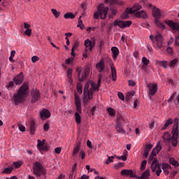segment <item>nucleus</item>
Instances as JSON below:
<instances>
[{
  "instance_id": "obj_1",
  "label": "nucleus",
  "mask_w": 179,
  "mask_h": 179,
  "mask_svg": "<svg viewBox=\"0 0 179 179\" xmlns=\"http://www.w3.org/2000/svg\"><path fill=\"white\" fill-rule=\"evenodd\" d=\"M141 8L142 6H141L139 3H135L133 7H131L130 8H126L123 14L122 15V19H128V17H129V15H132V13H135V16L136 17H142V19H146V17H148V15L144 10H141Z\"/></svg>"
},
{
  "instance_id": "obj_2",
  "label": "nucleus",
  "mask_w": 179,
  "mask_h": 179,
  "mask_svg": "<svg viewBox=\"0 0 179 179\" xmlns=\"http://www.w3.org/2000/svg\"><path fill=\"white\" fill-rule=\"evenodd\" d=\"M29 89V85L28 83H24L21 87H20L17 94H14L13 100L15 104L17 106L20 103H23L28 94Z\"/></svg>"
},
{
  "instance_id": "obj_3",
  "label": "nucleus",
  "mask_w": 179,
  "mask_h": 179,
  "mask_svg": "<svg viewBox=\"0 0 179 179\" xmlns=\"http://www.w3.org/2000/svg\"><path fill=\"white\" fill-rule=\"evenodd\" d=\"M109 7H105L103 3H101L99 4L97 7V11H95L94 14V19H102V20H105L108 15Z\"/></svg>"
},
{
  "instance_id": "obj_4",
  "label": "nucleus",
  "mask_w": 179,
  "mask_h": 179,
  "mask_svg": "<svg viewBox=\"0 0 179 179\" xmlns=\"http://www.w3.org/2000/svg\"><path fill=\"white\" fill-rule=\"evenodd\" d=\"M33 171L34 174L36 176L37 178L46 175V170L40 162H35L33 164Z\"/></svg>"
},
{
  "instance_id": "obj_5",
  "label": "nucleus",
  "mask_w": 179,
  "mask_h": 179,
  "mask_svg": "<svg viewBox=\"0 0 179 179\" xmlns=\"http://www.w3.org/2000/svg\"><path fill=\"white\" fill-rule=\"evenodd\" d=\"M165 23L167 24L170 29L172 30L173 33L179 34V24L178 22H174L173 20H165ZM176 44L179 46V35H178L176 38Z\"/></svg>"
},
{
  "instance_id": "obj_6",
  "label": "nucleus",
  "mask_w": 179,
  "mask_h": 179,
  "mask_svg": "<svg viewBox=\"0 0 179 179\" xmlns=\"http://www.w3.org/2000/svg\"><path fill=\"white\" fill-rule=\"evenodd\" d=\"M153 17H155V24L159 29L162 30H165L166 27L163 22H161L160 17L162 16L161 11L159 8H154L152 11Z\"/></svg>"
},
{
  "instance_id": "obj_7",
  "label": "nucleus",
  "mask_w": 179,
  "mask_h": 179,
  "mask_svg": "<svg viewBox=\"0 0 179 179\" xmlns=\"http://www.w3.org/2000/svg\"><path fill=\"white\" fill-rule=\"evenodd\" d=\"M150 39L152 42V45L155 48L161 49L163 47V36L162 34H157L155 36L154 35H150Z\"/></svg>"
},
{
  "instance_id": "obj_8",
  "label": "nucleus",
  "mask_w": 179,
  "mask_h": 179,
  "mask_svg": "<svg viewBox=\"0 0 179 179\" xmlns=\"http://www.w3.org/2000/svg\"><path fill=\"white\" fill-rule=\"evenodd\" d=\"M84 44L85 47V54H83V56L84 58H87L88 51L92 52V50H94V47L96 46V41L95 39H94V41H91V39H85Z\"/></svg>"
},
{
  "instance_id": "obj_9",
  "label": "nucleus",
  "mask_w": 179,
  "mask_h": 179,
  "mask_svg": "<svg viewBox=\"0 0 179 179\" xmlns=\"http://www.w3.org/2000/svg\"><path fill=\"white\" fill-rule=\"evenodd\" d=\"M131 24L132 21H131V20L124 21V20H120V18H117L113 22L115 27H117H117H120V29H127V27H131Z\"/></svg>"
},
{
  "instance_id": "obj_10",
  "label": "nucleus",
  "mask_w": 179,
  "mask_h": 179,
  "mask_svg": "<svg viewBox=\"0 0 179 179\" xmlns=\"http://www.w3.org/2000/svg\"><path fill=\"white\" fill-rule=\"evenodd\" d=\"M124 118L122 115L117 117L115 129L119 134H125L126 131L122 128V124H124Z\"/></svg>"
},
{
  "instance_id": "obj_11",
  "label": "nucleus",
  "mask_w": 179,
  "mask_h": 179,
  "mask_svg": "<svg viewBox=\"0 0 179 179\" xmlns=\"http://www.w3.org/2000/svg\"><path fill=\"white\" fill-rule=\"evenodd\" d=\"M31 103H34L39 101L41 99V92L37 89H34L31 92Z\"/></svg>"
},
{
  "instance_id": "obj_12",
  "label": "nucleus",
  "mask_w": 179,
  "mask_h": 179,
  "mask_svg": "<svg viewBox=\"0 0 179 179\" xmlns=\"http://www.w3.org/2000/svg\"><path fill=\"white\" fill-rule=\"evenodd\" d=\"M94 89L92 86V82H87L85 84L83 94L84 96H89V97H93Z\"/></svg>"
},
{
  "instance_id": "obj_13",
  "label": "nucleus",
  "mask_w": 179,
  "mask_h": 179,
  "mask_svg": "<svg viewBox=\"0 0 179 179\" xmlns=\"http://www.w3.org/2000/svg\"><path fill=\"white\" fill-rule=\"evenodd\" d=\"M162 146L161 145V142L159 141L157 144L155 149H153L152 153L150 155L149 160L150 162H153V160H155V156H157V155H158L159 153V152H160V150H162Z\"/></svg>"
},
{
  "instance_id": "obj_14",
  "label": "nucleus",
  "mask_w": 179,
  "mask_h": 179,
  "mask_svg": "<svg viewBox=\"0 0 179 179\" xmlns=\"http://www.w3.org/2000/svg\"><path fill=\"white\" fill-rule=\"evenodd\" d=\"M76 72L78 73V78L80 82H83V80L87 78L88 75H90V69H85L82 75L80 68H77Z\"/></svg>"
},
{
  "instance_id": "obj_15",
  "label": "nucleus",
  "mask_w": 179,
  "mask_h": 179,
  "mask_svg": "<svg viewBox=\"0 0 179 179\" xmlns=\"http://www.w3.org/2000/svg\"><path fill=\"white\" fill-rule=\"evenodd\" d=\"M178 128H179V118H175L173 128L171 130V134L173 136H175L177 138V140L179 136Z\"/></svg>"
},
{
  "instance_id": "obj_16",
  "label": "nucleus",
  "mask_w": 179,
  "mask_h": 179,
  "mask_svg": "<svg viewBox=\"0 0 179 179\" xmlns=\"http://www.w3.org/2000/svg\"><path fill=\"white\" fill-rule=\"evenodd\" d=\"M147 87L149 90L148 93L150 96H155L159 89L157 83H149V85H147Z\"/></svg>"
},
{
  "instance_id": "obj_17",
  "label": "nucleus",
  "mask_w": 179,
  "mask_h": 179,
  "mask_svg": "<svg viewBox=\"0 0 179 179\" xmlns=\"http://www.w3.org/2000/svg\"><path fill=\"white\" fill-rule=\"evenodd\" d=\"M103 75L101 73H100L99 75V80H98L97 85H96V83H94V82L91 83V86L93 89V92H96V90H99L100 86L101 85V82L103 80Z\"/></svg>"
},
{
  "instance_id": "obj_18",
  "label": "nucleus",
  "mask_w": 179,
  "mask_h": 179,
  "mask_svg": "<svg viewBox=\"0 0 179 179\" xmlns=\"http://www.w3.org/2000/svg\"><path fill=\"white\" fill-rule=\"evenodd\" d=\"M74 96H75V104L76 106V110L78 111V113H82L81 100H80L78 94H77V93H75Z\"/></svg>"
},
{
  "instance_id": "obj_19",
  "label": "nucleus",
  "mask_w": 179,
  "mask_h": 179,
  "mask_svg": "<svg viewBox=\"0 0 179 179\" xmlns=\"http://www.w3.org/2000/svg\"><path fill=\"white\" fill-rule=\"evenodd\" d=\"M41 119L42 120H45L48 118H50L51 117V113L49 111V110H47L46 108H43L40 113Z\"/></svg>"
},
{
  "instance_id": "obj_20",
  "label": "nucleus",
  "mask_w": 179,
  "mask_h": 179,
  "mask_svg": "<svg viewBox=\"0 0 179 179\" xmlns=\"http://www.w3.org/2000/svg\"><path fill=\"white\" fill-rule=\"evenodd\" d=\"M105 66H106V64H105L104 59H101V61H99V62L96 64V69L99 72L101 73V72H103Z\"/></svg>"
},
{
  "instance_id": "obj_21",
  "label": "nucleus",
  "mask_w": 179,
  "mask_h": 179,
  "mask_svg": "<svg viewBox=\"0 0 179 179\" xmlns=\"http://www.w3.org/2000/svg\"><path fill=\"white\" fill-rule=\"evenodd\" d=\"M24 76L23 73H20V75H17L14 78L13 81L15 85H21L23 82Z\"/></svg>"
},
{
  "instance_id": "obj_22",
  "label": "nucleus",
  "mask_w": 179,
  "mask_h": 179,
  "mask_svg": "<svg viewBox=\"0 0 179 179\" xmlns=\"http://www.w3.org/2000/svg\"><path fill=\"white\" fill-rule=\"evenodd\" d=\"M110 70H111V77L113 82H115L117 80V71L114 66L113 64H110Z\"/></svg>"
},
{
  "instance_id": "obj_23",
  "label": "nucleus",
  "mask_w": 179,
  "mask_h": 179,
  "mask_svg": "<svg viewBox=\"0 0 179 179\" xmlns=\"http://www.w3.org/2000/svg\"><path fill=\"white\" fill-rule=\"evenodd\" d=\"M38 125L35 121L32 120L30 122V131L32 135H34L36 132V128Z\"/></svg>"
},
{
  "instance_id": "obj_24",
  "label": "nucleus",
  "mask_w": 179,
  "mask_h": 179,
  "mask_svg": "<svg viewBox=\"0 0 179 179\" xmlns=\"http://www.w3.org/2000/svg\"><path fill=\"white\" fill-rule=\"evenodd\" d=\"M111 52L113 53V59H117L118 55H120V51L117 47H112Z\"/></svg>"
},
{
  "instance_id": "obj_25",
  "label": "nucleus",
  "mask_w": 179,
  "mask_h": 179,
  "mask_svg": "<svg viewBox=\"0 0 179 179\" xmlns=\"http://www.w3.org/2000/svg\"><path fill=\"white\" fill-rule=\"evenodd\" d=\"M159 166V162L157 159H154L151 164V169L153 173L157 170V167Z\"/></svg>"
},
{
  "instance_id": "obj_26",
  "label": "nucleus",
  "mask_w": 179,
  "mask_h": 179,
  "mask_svg": "<svg viewBox=\"0 0 179 179\" xmlns=\"http://www.w3.org/2000/svg\"><path fill=\"white\" fill-rule=\"evenodd\" d=\"M122 176H130V177H135L133 170H122Z\"/></svg>"
},
{
  "instance_id": "obj_27",
  "label": "nucleus",
  "mask_w": 179,
  "mask_h": 179,
  "mask_svg": "<svg viewBox=\"0 0 179 179\" xmlns=\"http://www.w3.org/2000/svg\"><path fill=\"white\" fill-rule=\"evenodd\" d=\"M171 169V166L168 163H163L162 164V169L165 174H169V170Z\"/></svg>"
},
{
  "instance_id": "obj_28",
  "label": "nucleus",
  "mask_w": 179,
  "mask_h": 179,
  "mask_svg": "<svg viewBox=\"0 0 179 179\" xmlns=\"http://www.w3.org/2000/svg\"><path fill=\"white\" fill-rule=\"evenodd\" d=\"M150 176V171L149 169L145 170L144 173H143L141 177H138V179H148Z\"/></svg>"
},
{
  "instance_id": "obj_29",
  "label": "nucleus",
  "mask_w": 179,
  "mask_h": 179,
  "mask_svg": "<svg viewBox=\"0 0 179 179\" xmlns=\"http://www.w3.org/2000/svg\"><path fill=\"white\" fill-rule=\"evenodd\" d=\"M64 17V19H75L76 14H73L71 11H68V13H65Z\"/></svg>"
},
{
  "instance_id": "obj_30",
  "label": "nucleus",
  "mask_w": 179,
  "mask_h": 179,
  "mask_svg": "<svg viewBox=\"0 0 179 179\" xmlns=\"http://www.w3.org/2000/svg\"><path fill=\"white\" fill-rule=\"evenodd\" d=\"M51 12L54 15L55 19H58L61 15V11H58L57 8H51Z\"/></svg>"
},
{
  "instance_id": "obj_31",
  "label": "nucleus",
  "mask_w": 179,
  "mask_h": 179,
  "mask_svg": "<svg viewBox=\"0 0 179 179\" xmlns=\"http://www.w3.org/2000/svg\"><path fill=\"white\" fill-rule=\"evenodd\" d=\"M75 120L78 124H80L82 122L81 116L80 115V113L78 111L75 113Z\"/></svg>"
},
{
  "instance_id": "obj_32",
  "label": "nucleus",
  "mask_w": 179,
  "mask_h": 179,
  "mask_svg": "<svg viewBox=\"0 0 179 179\" xmlns=\"http://www.w3.org/2000/svg\"><path fill=\"white\" fill-rule=\"evenodd\" d=\"M173 122V121L172 118H169V120H167L166 122L164 124V127H162V131H164V129H166V128L169 127V125H171Z\"/></svg>"
},
{
  "instance_id": "obj_33",
  "label": "nucleus",
  "mask_w": 179,
  "mask_h": 179,
  "mask_svg": "<svg viewBox=\"0 0 179 179\" xmlns=\"http://www.w3.org/2000/svg\"><path fill=\"white\" fill-rule=\"evenodd\" d=\"M80 145L81 143H78L76 146H75L73 150V156L76 157L77 156V153L79 152V150L80 149Z\"/></svg>"
},
{
  "instance_id": "obj_34",
  "label": "nucleus",
  "mask_w": 179,
  "mask_h": 179,
  "mask_svg": "<svg viewBox=\"0 0 179 179\" xmlns=\"http://www.w3.org/2000/svg\"><path fill=\"white\" fill-rule=\"evenodd\" d=\"M93 97H90V96H84L83 97V103L85 106H87L89 104L90 100H92Z\"/></svg>"
},
{
  "instance_id": "obj_35",
  "label": "nucleus",
  "mask_w": 179,
  "mask_h": 179,
  "mask_svg": "<svg viewBox=\"0 0 179 179\" xmlns=\"http://www.w3.org/2000/svg\"><path fill=\"white\" fill-rule=\"evenodd\" d=\"M171 144L173 145V146H174V148H176L178 145V138L176 136H173V135H172V136L171 138Z\"/></svg>"
},
{
  "instance_id": "obj_36",
  "label": "nucleus",
  "mask_w": 179,
  "mask_h": 179,
  "mask_svg": "<svg viewBox=\"0 0 179 179\" xmlns=\"http://www.w3.org/2000/svg\"><path fill=\"white\" fill-rule=\"evenodd\" d=\"M107 111L111 117H115L116 113H115V110H114V108L109 107L108 108H107Z\"/></svg>"
},
{
  "instance_id": "obj_37",
  "label": "nucleus",
  "mask_w": 179,
  "mask_h": 179,
  "mask_svg": "<svg viewBox=\"0 0 179 179\" xmlns=\"http://www.w3.org/2000/svg\"><path fill=\"white\" fill-rule=\"evenodd\" d=\"M127 156H128V152L127 150H125L124 152L123 156L118 157L117 159H119L120 160H122L123 162H126L127 159Z\"/></svg>"
},
{
  "instance_id": "obj_38",
  "label": "nucleus",
  "mask_w": 179,
  "mask_h": 179,
  "mask_svg": "<svg viewBox=\"0 0 179 179\" xmlns=\"http://www.w3.org/2000/svg\"><path fill=\"white\" fill-rule=\"evenodd\" d=\"M78 27H80L81 30H83V29H85V25L83 24V20H81V15L78 18Z\"/></svg>"
},
{
  "instance_id": "obj_39",
  "label": "nucleus",
  "mask_w": 179,
  "mask_h": 179,
  "mask_svg": "<svg viewBox=\"0 0 179 179\" xmlns=\"http://www.w3.org/2000/svg\"><path fill=\"white\" fill-rule=\"evenodd\" d=\"M169 163L170 164L175 166V167L179 166L178 162H177V160H175L173 157H171V159H169Z\"/></svg>"
},
{
  "instance_id": "obj_40",
  "label": "nucleus",
  "mask_w": 179,
  "mask_h": 179,
  "mask_svg": "<svg viewBox=\"0 0 179 179\" xmlns=\"http://www.w3.org/2000/svg\"><path fill=\"white\" fill-rule=\"evenodd\" d=\"M37 148L39 150H43V140L41 141V139H38Z\"/></svg>"
},
{
  "instance_id": "obj_41",
  "label": "nucleus",
  "mask_w": 179,
  "mask_h": 179,
  "mask_svg": "<svg viewBox=\"0 0 179 179\" xmlns=\"http://www.w3.org/2000/svg\"><path fill=\"white\" fill-rule=\"evenodd\" d=\"M112 14H108L109 19H113L115 15L117 13V10L116 8H111Z\"/></svg>"
},
{
  "instance_id": "obj_42",
  "label": "nucleus",
  "mask_w": 179,
  "mask_h": 179,
  "mask_svg": "<svg viewBox=\"0 0 179 179\" xmlns=\"http://www.w3.org/2000/svg\"><path fill=\"white\" fill-rule=\"evenodd\" d=\"M163 139H164V141H170L171 139V136L170 134H169V132H166L165 134H164Z\"/></svg>"
},
{
  "instance_id": "obj_43",
  "label": "nucleus",
  "mask_w": 179,
  "mask_h": 179,
  "mask_svg": "<svg viewBox=\"0 0 179 179\" xmlns=\"http://www.w3.org/2000/svg\"><path fill=\"white\" fill-rule=\"evenodd\" d=\"M13 171L12 167H7L2 171L3 174H10Z\"/></svg>"
},
{
  "instance_id": "obj_44",
  "label": "nucleus",
  "mask_w": 179,
  "mask_h": 179,
  "mask_svg": "<svg viewBox=\"0 0 179 179\" xmlns=\"http://www.w3.org/2000/svg\"><path fill=\"white\" fill-rule=\"evenodd\" d=\"M158 64L160 65V66H162L164 69L168 68V64L166 61H159Z\"/></svg>"
},
{
  "instance_id": "obj_45",
  "label": "nucleus",
  "mask_w": 179,
  "mask_h": 179,
  "mask_svg": "<svg viewBox=\"0 0 179 179\" xmlns=\"http://www.w3.org/2000/svg\"><path fill=\"white\" fill-rule=\"evenodd\" d=\"M22 164V162H14V163H13V166L15 167V169H19Z\"/></svg>"
},
{
  "instance_id": "obj_46",
  "label": "nucleus",
  "mask_w": 179,
  "mask_h": 179,
  "mask_svg": "<svg viewBox=\"0 0 179 179\" xmlns=\"http://www.w3.org/2000/svg\"><path fill=\"white\" fill-rule=\"evenodd\" d=\"M178 59H173L172 61L170 62L169 66L173 67L176 65V64H178Z\"/></svg>"
},
{
  "instance_id": "obj_47",
  "label": "nucleus",
  "mask_w": 179,
  "mask_h": 179,
  "mask_svg": "<svg viewBox=\"0 0 179 179\" xmlns=\"http://www.w3.org/2000/svg\"><path fill=\"white\" fill-rule=\"evenodd\" d=\"M142 62L144 65L148 66V65H149L150 61H149V59H148V58H146L145 57H143L142 58Z\"/></svg>"
},
{
  "instance_id": "obj_48",
  "label": "nucleus",
  "mask_w": 179,
  "mask_h": 179,
  "mask_svg": "<svg viewBox=\"0 0 179 179\" xmlns=\"http://www.w3.org/2000/svg\"><path fill=\"white\" fill-rule=\"evenodd\" d=\"M31 33H32V29H31V28H30V27H29L25 30V34H26L27 36H29V37H30Z\"/></svg>"
},
{
  "instance_id": "obj_49",
  "label": "nucleus",
  "mask_w": 179,
  "mask_h": 179,
  "mask_svg": "<svg viewBox=\"0 0 179 179\" xmlns=\"http://www.w3.org/2000/svg\"><path fill=\"white\" fill-rule=\"evenodd\" d=\"M114 157V156H108V159L106 162V164H109V163L113 162Z\"/></svg>"
},
{
  "instance_id": "obj_50",
  "label": "nucleus",
  "mask_w": 179,
  "mask_h": 179,
  "mask_svg": "<svg viewBox=\"0 0 179 179\" xmlns=\"http://www.w3.org/2000/svg\"><path fill=\"white\" fill-rule=\"evenodd\" d=\"M105 45V41H103V39L101 41H100V43H99V51L101 52L103 47Z\"/></svg>"
},
{
  "instance_id": "obj_51",
  "label": "nucleus",
  "mask_w": 179,
  "mask_h": 179,
  "mask_svg": "<svg viewBox=\"0 0 179 179\" xmlns=\"http://www.w3.org/2000/svg\"><path fill=\"white\" fill-rule=\"evenodd\" d=\"M162 170L159 164V162H158V166H157V170L156 171V174L158 177H159L161 173H162Z\"/></svg>"
},
{
  "instance_id": "obj_52",
  "label": "nucleus",
  "mask_w": 179,
  "mask_h": 179,
  "mask_svg": "<svg viewBox=\"0 0 179 179\" xmlns=\"http://www.w3.org/2000/svg\"><path fill=\"white\" fill-rule=\"evenodd\" d=\"M45 139H43V150L45 152H48V148L47 145H45Z\"/></svg>"
},
{
  "instance_id": "obj_53",
  "label": "nucleus",
  "mask_w": 179,
  "mask_h": 179,
  "mask_svg": "<svg viewBox=\"0 0 179 179\" xmlns=\"http://www.w3.org/2000/svg\"><path fill=\"white\" fill-rule=\"evenodd\" d=\"M73 61H74V58H73V57L69 58L68 59H66L65 64L66 65H69L70 64H72V62H73Z\"/></svg>"
},
{
  "instance_id": "obj_54",
  "label": "nucleus",
  "mask_w": 179,
  "mask_h": 179,
  "mask_svg": "<svg viewBox=\"0 0 179 179\" xmlns=\"http://www.w3.org/2000/svg\"><path fill=\"white\" fill-rule=\"evenodd\" d=\"M80 45V42L79 41H75L74 43H73V48L74 50H77L78 48Z\"/></svg>"
},
{
  "instance_id": "obj_55",
  "label": "nucleus",
  "mask_w": 179,
  "mask_h": 179,
  "mask_svg": "<svg viewBox=\"0 0 179 179\" xmlns=\"http://www.w3.org/2000/svg\"><path fill=\"white\" fill-rule=\"evenodd\" d=\"M117 96L119 97V99H120V100H122V101L125 100V97H124L123 93H121V92H119L117 93Z\"/></svg>"
},
{
  "instance_id": "obj_56",
  "label": "nucleus",
  "mask_w": 179,
  "mask_h": 179,
  "mask_svg": "<svg viewBox=\"0 0 179 179\" xmlns=\"http://www.w3.org/2000/svg\"><path fill=\"white\" fill-rule=\"evenodd\" d=\"M147 163H148L147 160H143V161L142 162V163H141V170H143L144 169H145Z\"/></svg>"
},
{
  "instance_id": "obj_57",
  "label": "nucleus",
  "mask_w": 179,
  "mask_h": 179,
  "mask_svg": "<svg viewBox=\"0 0 179 179\" xmlns=\"http://www.w3.org/2000/svg\"><path fill=\"white\" fill-rule=\"evenodd\" d=\"M49 128H50L49 124H48V122H45V123L44 124V125H43V129H44V131H49Z\"/></svg>"
},
{
  "instance_id": "obj_58",
  "label": "nucleus",
  "mask_w": 179,
  "mask_h": 179,
  "mask_svg": "<svg viewBox=\"0 0 179 179\" xmlns=\"http://www.w3.org/2000/svg\"><path fill=\"white\" fill-rule=\"evenodd\" d=\"M124 163H118L117 164H115V168L118 169L120 167H124Z\"/></svg>"
},
{
  "instance_id": "obj_59",
  "label": "nucleus",
  "mask_w": 179,
  "mask_h": 179,
  "mask_svg": "<svg viewBox=\"0 0 179 179\" xmlns=\"http://www.w3.org/2000/svg\"><path fill=\"white\" fill-rule=\"evenodd\" d=\"M87 145L88 146V148H90V149H93V145L91 141L90 140L87 141Z\"/></svg>"
},
{
  "instance_id": "obj_60",
  "label": "nucleus",
  "mask_w": 179,
  "mask_h": 179,
  "mask_svg": "<svg viewBox=\"0 0 179 179\" xmlns=\"http://www.w3.org/2000/svg\"><path fill=\"white\" fill-rule=\"evenodd\" d=\"M72 73H73V69H69L67 71V76L68 78H71V76H72Z\"/></svg>"
},
{
  "instance_id": "obj_61",
  "label": "nucleus",
  "mask_w": 179,
  "mask_h": 179,
  "mask_svg": "<svg viewBox=\"0 0 179 179\" xmlns=\"http://www.w3.org/2000/svg\"><path fill=\"white\" fill-rule=\"evenodd\" d=\"M80 156L81 157V159H85L86 155H85L84 150H80Z\"/></svg>"
},
{
  "instance_id": "obj_62",
  "label": "nucleus",
  "mask_w": 179,
  "mask_h": 179,
  "mask_svg": "<svg viewBox=\"0 0 179 179\" xmlns=\"http://www.w3.org/2000/svg\"><path fill=\"white\" fill-rule=\"evenodd\" d=\"M77 92L79 94H82L83 93V87L82 86H77Z\"/></svg>"
},
{
  "instance_id": "obj_63",
  "label": "nucleus",
  "mask_w": 179,
  "mask_h": 179,
  "mask_svg": "<svg viewBox=\"0 0 179 179\" xmlns=\"http://www.w3.org/2000/svg\"><path fill=\"white\" fill-rule=\"evenodd\" d=\"M18 128L22 132H24L26 131V128L23 125H18Z\"/></svg>"
},
{
  "instance_id": "obj_64",
  "label": "nucleus",
  "mask_w": 179,
  "mask_h": 179,
  "mask_svg": "<svg viewBox=\"0 0 179 179\" xmlns=\"http://www.w3.org/2000/svg\"><path fill=\"white\" fill-rule=\"evenodd\" d=\"M38 59H39L38 57H36V56L32 57L33 64H35L36 62H37Z\"/></svg>"
}]
</instances>
